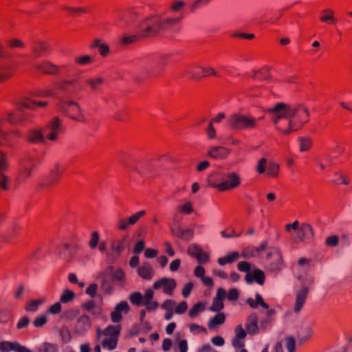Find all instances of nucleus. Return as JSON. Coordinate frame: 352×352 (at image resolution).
<instances>
[{
    "label": "nucleus",
    "mask_w": 352,
    "mask_h": 352,
    "mask_svg": "<svg viewBox=\"0 0 352 352\" xmlns=\"http://www.w3.org/2000/svg\"><path fill=\"white\" fill-rule=\"evenodd\" d=\"M309 294V289L307 287H303L296 294V303L294 307L295 312L298 313L302 308L307 295Z\"/></svg>",
    "instance_id": "22"
},
{
    "label": "nucleus",
    "mask_w": 352,
    "mask_h": 352,
    "mask_svg": "<svg viewBox=\"0 0 352 352\" xmlns=\"http://www.w3.org/2000/svg\"><path fill=\"white\" fill-rule=\"evenodd\" d=\"M61 120L58 117H54L46 126V129L51 130L47 139L51 141H56L59 133L62 131Z\"/></svg>",
    "instance_id": "16"
},
{
    "label": "nucleus",
    "mask_w": 352,
    "mask_h": 352,
    "mask_svg": "<svg viewBox=\"0 0 352 352\" xmlns=\"http://www.w3.org/2000/svg\"><path fill=\"white\" fill-rule=\"evenodd\" d=\"M143 39H145L144 36L142 34V32L138 28L137 34H124L121 38V43L124 45H131L138 43Z\"/></svg>",
    "instance_id": "23"
},
{
    "label": "nucleus",
    "mask_w": 352,
    "mask_h": 352,
    "mask_svg": "<svg viewBox=\"0 0 352 352\" xmlns=\"http://www.w3.org/2000/svg\"><path fill=\"white\" fill-rule=\"evenodd\" d=\"M120 330V324L109 325L104 330H101L100 328L97 329L96 336L98 339H100L102 336H108L102 341L101 344L103 348H107L109 350L116 348Z\"/></svg>",
    "instance_id": "5"
},
{
    "label": "nucleus",
    "mask_w": 352,
    "mask_h": 352,
    "mask_svg": "<svg viewBox=\"0 0 352 352\" xmlns=\"http://www.w3.org/2000/svg\"><path fill=\"white\" fill-rule=\"evenodd\" d=\"M201 73L203 75V78L217 76V72L215 69L212 67H201Z\"/></svg>",
    "instance_id": "51"
},
{
    "label": "nucleus",
    "mask_w": 352,
    "mask_h": 352,
    "mask_svg": "<svg viewBox=\"0 0 352 352\" xmlns=\"http://www.w3.org/2000/svg\"><path fill=\"white\" fill-rule=\"evenodd\" d=\"M16 108L21 109L22 107L28 109H34L35 100L30 99L28 98H23L19 100L15 103Z\"/></svg>",
    "instance_id": "31"
},
{
    "label": "nucleus",
    "mask_w": 352,
    "mask_h": 352,
    "mask_svg": "<svg viewBox=\"0 0 352 352\" xmlns=\"http://www.w3.org/2000/svg\"><path fill=\"white\" fill-rule=\"evenodd\" d=\"M253 274L254 280L259 285H263L265 280V273L262 270L256 269L253 271Z\"/></svg>",
    "instance_id": "45"
},
{
    "label": "nucleus",
    "mask_w": 352,
    "mask_h": 352,
    "mask_svg": "<svg viewBox=\"0 0 352 352\" xmlns=\"http://www.w3.org/2000/svg\"><path fill=\"white\" fill-rule=\"evenodd\" d=\"M247 303L252 308H256L258 305L261 306L264 309H268V307H269V305L264 302L262 296L258 294H256L255 300H254L251 298H248L247 300Z\"/></svg>",
    "instance_id": "29"
},
{
    "label": "nucleus",
    "mask_w": 352,
    "mask_h": 352,
    "mask_svg": "<svg viewBox=\"0 0 352 352\" xmlns=\"http://www.w3.org/2000/svg\"><path fill=\"white\" fill-rule=\"evenodd\" d=\"M113 278L118 281H123L125 279V274L124 271L118 268L113 273Z\"/></svg>",
    "instance_id": "64"
},
{
    "label": "nucleus",
    "mask_w": 352,
    "mask_h": 352,
    "mask_svg": "<svg viewBox=\"0 0 352 352\" xmlns=\"http://www.w3.org/2000/svg\"><path fill=\"white\" fill-rule=\"evenodd\" d=\"M99 234L97 231H94L91 234V239L89 242V245L91 249H95L99 242Z\"/></svg>",
    "instance_id": "47"
},
{
    "label": "nucleus",
    "mask_w": 352,
    "mask_h": 352,
    "mask_svg": "<svg viewBox=\"0 0 352 352\" xmlns=\"http://www.w3.org/2000/svg\"><path fill=\"white\" fill-rule=\"evenodd\" d=\"M17 345L19 344L16 342L13 343L8 341H2L0 342V351L2 352L16 351L17 352Z\"/></svg>",
    "instance_id": "36"
},
{
    "label": "nucleus",
    "mask_w": 352,
    "mask_h": 352,
    "mask_svg": "<svg viewBox=\"0 0 352 352\" xmlns=\"http://www.w3.org/2000/svg\"><path fill=\"white\" fill-rule=\"evenodd\" d=\"M120 312L128 313L130 311V307L126 301L122 300L118 303L116 307Z\"/></svg>",
    "instance_id": "57"
},
{
    "label": "nucleus",
    "mask_w": 352,
    "mask_h": 352,
    "mask_svg": "<svg viewBox=\"0 0 352 352\" xmlns=\"http://www.w3.org/2000/svg\"><path fill=\"white\" fill-rule=\"evenodd\" d=\"M179 21V18H163L160 15H152L142 20L138 28L144 38H148L164 33Z\"/></svg>",
    "instance_id": "2"
},
{
    "label": "nucleus",
    "mask_w": 352,
    "mask_h": 352,
    "mask_svg": "<svg viewBox=\"0 0 352 352\" xmlns=\"http://www.w3.org/2000/svg\"><path fill=\"white\" fill-rule=\"evenodd\" d=\"M47 322V317L44 315L39 316L36 317L33 320V324L36 328H40L43 327Z\"/></svg>",
    "instance_id": "50"
},
{
    "label": "nucleus",
    "mask_w": 352,
    "mask_h": 352,
    "mask_svg": "<svg viewBox=\"0 0 352 352\" xmlns=\"http://www.w3.org/2000/svg\"><path fill=\"white\" fill-rule=\"evenodd\" d=\"M227 298L229 300L235 301L239 298V291L236 288L230 289L227 294Z\"/></svg>",
    "instance_id": "60"
},
{
    "label": "nucleus",
    "mask_w": 352,
    "mask_h": 352,
    "mask_svg": "<svg viewBox=\"0 0 352 352\" xmlns=\"http://www.w3.org/2000/svg\"><path fill=\"white\" fill-rule=\"evenodd\" d=\"M188 74L190 77L194 80H200L203 78L201 73V67L200 66H192L188 68Z\"/></svg>",
    "instance_id": "35"
},
{
    "label": "nucleus",
    "mask_w": 352,
    "mask_h": 352,
    "mask_svg": "<svg viewBox=\"0 0 352 352\" xmlns=\"http://www.w3.org/2000/svg\"><path fill=\"white\" fill-rule=\"evenodd\" d=\"M5 120L11 126H25L28 123H32L34 115L28 111L16 108L14 111H10L6 113Z\"/></svg>",
    "instance_id": "6"
},
{
    "label": "nucleus",
    "mask_w": 352,
    "mask_h": 352,
    "mask_svg": "<svg viewBox=\"0 0 352 352\" xmlns=\"http://www.w3.org/2000/svg\"><path fill=\"white\" fill-rule=\"evenodd\" d=\"M265 263L270 271H279L283 264L280 253L276 250H271L267 254Z\"/></svg>",
    "instance_id": "12"
},
{
    "label": "nucleus",
    "mask_w": 352,
    "mask_h": 352,
    "mask_svg": "<svg viewBox=\"0 0 352 352\" xmlns=\"http://www.w3.org/2000/svg\"><path fill=\"white\" fill-rule=\"evenodd\" d=\"M262 118L257 119L251 115L234 113L228 118L227 124L231 129L235 131L254 129L258 126V120Z\"/></svg>",
    "instance_id": "4"
},
{
    "label": "nucleus",
    "mask_w": 352,
    "mask_h": 352,
    "mask_svg": "<svg viewBox=\"0 0 352 352\" xmlns=\"http://www.w3.org/2000/svg\"><path fill=\"white\" fill-rule=\"evenodd\" d=\"M111 249L112 252L120 254L124 249L123 242L120 240L113 241L111 244Z\"/></svg>",
    "instance_id": "44"
},
{
    "label": "nucleus",
    "mask_w": 352,
    "mask_h": 352,
    "mask_svg": "<svg viewBox=\"0 0 352 352\" xmlns=\"http://www.w3.org/2000/svg\"><path fill=\"white\" fill-rule=\"evenodd\" d=\"M242 183L240 175L236 172L225 175L223 179L219 184H214L212 187L219 192L230 191L238 188Z\"/></svg>",
    "instance_id": "7"
},
{
    "label": "nucleus",
    "mask_w": 352,
    "mask_h": 352,
    "mask_svg": "<svg viewBox=\"0 0 352 352\" xmlns=\"http://www.w3.org/2000/svg\"><path fill=\"white\" fill-rule=\"evenodd\" d=\"M170 232L173 236L184 241H189L194 236V230L192 229H182L179 225L175 228L172 227Z\"/></svg>",
    "instance_id": "20"
},
{
    "label": "nucleus",
    "mask_w": 352,
    "mask_h": 352,
    "mask_svg": "<svg viewBox=\"0 0 352 352\" xmlns=\"http://www.w3.org/2000/svg\"><path fill=\"white\" fill-rule=\"evenodd\" d=\"M339 243V237L337 235H333L326 239L325 244L329 247H336Z\"/></svg>",
    "instance_id": "54"
},
{
    "label": "nucleus",
    "mask_w": 352,
    "mask_h": 352,
    "mask_svg": "<svg viewBox=\"0 0 352 352\" xmlns=\"http://www.w3.org/2000/svg\"><path fill=\"white\" fill-rule=\"evenodd\" d=\"M202 251V248L197 244H192L188 248V253L194 258H199V254Z\"/></svg>",
    "instance_id": "43"
},
{
    "label": "nucleus",
    "mask_w": 352,
    "mask_h": 352,
    "mask_svg": "<svg viewBox=\"0 0 352 352\" xmlns=\"http://www.w3.org/2000/svg\"><path fill=\"white\" fill-rule=\"evenodd\" d=\"M311 146V141L309 138L300 139V151H307L310 149Z\"/></svg>",
    "instance_id": "58"
},
{
    "label": "nucleus",
    "mask_w": 352,
    "mask_h": 352,
    "mask_svg": "<svg viewBox=\"0 0 352 352\" xmlns=\"http://www.w3.org/2000/svg\"><path fill=\"white\" fill-rule=\"evenodd\" d=\"M145 214L146 211L142 210L130 216L127 219L129 225L135 224L141 217L145 215Z\"/></svg>",
    "instance_id": "46"
},
{
    "label": "nucleus",
    "mask_w": 352,
    "mask_h": 352,
    "mask_svg": "<svg viewBox=\"0 0 352 352\" xmlns=\"http://www.w3.org/2000/svg\"><path fill=\"white\" fill-rule=\"evenodd\" d=\"M91 47L93 49L98 48L100 54L103 57L107 56L110 52L109 46L106 43H102L99 38H96L93 41Z\"/></svg>",
    "instance_id": "25"
},
{
    "label": "nucleus",
    "mask_w": 352,
    "mask_h": 352,
    "mask_svg": "<svg viewBox=\"0 0 352 352\" xmlns=\"http://www.w3.org/2000/svg\"><path fill=\"white\" fill-rule=\"evenodd\" d=\"M266 111L274 114L272 121L276 129L283 135H289L302 129L310 120L309 110L303 104L292 105L278 102Z\"/></svg>",
    "instance_id": "1"
},
{
    "label": "nucleus",
    "mask_w": 352,
    "mask_h": 352,
    "mask_svg": "<svg viewBox=\"0 0 352 352\" xmlns=\"http://www.w3.org/2000/svg\"><path fill=\"white\" fill-rule=\"evenodd\" d=\"M177 283L175 279L168 278L166 277L159 279L153 285L154 289H160L162 288L164 293L170 296L173 295Z\"/></svg>",
    "instance_id": "15"
},
{
    "label": "nucleus",
    "mask_w": 352,
    "mask_h": 352,
    "mask_svg": "<svg viewBox=\"0 0 352 352\" xmlns=\"http://www.w3.org/2000/svg\"><path fill=\"white\" fill-rule=\"evenodd\" d=\"M63 10L70 15L78 16L82 14L87 13L89 12V9L87 7H69L66 6L63 8Z\"/></svg>",
    "instance_id": "32"
},
{
    "label": "nucleus",
    "mask_w": 352,
    "mask_h": 352,
    "mask_svg": "<svg viewBox=\"0 0 352 352\" xmlns=\"http://www.w3.org/2000/svg\"><path fill=\"white\" fill-rule=\"evenodd\" d=\"M143 305L146 306L148 311H153L157 309L159 304L156 301H144Z\"/></svg>",
    "instance_id": "59"
},
{
    "label": "nucleus",
    "mask_w": 352,
    "mask_h": 352,
    "mask_svg": "<svg viewBox=\"0 0 352 352\" xmlns=\"http://www.w3.org/2000/svg\"><path fill=\"white\" fill-rule=\"evenodd\" d=\"M247 333L243 329L241 325H238L235 329L234 337L240 339H244L246 337Z\"/></svg>",
    "instance_id": "63"
},
{
    "label": "nucleus",
    "mask_w": 352,
    "mask_h": 352,
    "mask_svg": "<svg viewBox=\"0 0 352 352\" xmlns=\"http://www.w3.org/2000/svg\"><path fill=\"white\" fill-rule=\"evenodd\" d=\"M23 136V133L19 129L3 132L0 136V143L12 147Z\"/></svg>",
    "instance_id": "14"
},
{
    "label": "nucleus",
    "mask_w": 352,
    "mask_h": 352,
    "mask_svg": "<svg viewBox=\"0 0 352 352\" xmlns=\"http://www.w3.org/2000/svg\"><path fill=\"white\" fill-rule=\"evenodd\" d=\"M226 315L224 313H218L214 317H213L208 324L210 329H214L216 326L221 325L225 322Z\"/></svg>",
    "instance_id": "28"
},
{
    "label": "nucleus",
    "mask_w": 352,
    "mask_h": 352,
    "mask_svg": "<svg viewBox=\"0 0 352 352\" xmlns=\"http://www.w3.org/2000/svg\"><path fill=\"white\" fill-rule=\"evenodd\" d=\"M300 230L302 232L303 235H313L314 234L313 228L309 223H302L300 226Z\"/></svg>",
    "instance_id": "62"
},
{
    "label": "nucleus",
    "mask_w": 352,
    "mask_h": 352,
    "mask_svg": "<svg viewBox=\"0 0 352 352\" xmlns=\"http://www.w3.org/2000/svg\"><path fill=\"white\" fill-rule=\"evenodd\" d=\"M94 57L89 55H84L75 58V63L80 65L91 64L94 61Z\"/></svg>",
    "instance_id": "42"
},
{
    "label": "nucleus",
    "mask_w": 352,
    "mask_h": 352,
    "mask_svg": "<svg viewBox=\"0 0 352 352\" xmlns=\"http://www.w3.org/2000/svg\"><path fill=\"white\" fill-rule=\"evenodd\" d=\"M8 164L5 153L0 151V188L3 190L10 189V179L4 174L7 170Z\"/></svg>",
    "instance_id": "13"
},
{
    "label": "nucleus",
    "mask_w": 352,
    "mask_h": 352,
    "mask_svg": "<svg viewBox=\"0 0 352 352\" xmlns=\"http://www.w3.org/2000/svg\"><path fill=\"white\" fill-rule=\"evenodd\" d=\"M62 310L61 302H57L50 306L47 310V312L52 314H58L60 313Z\"/></svg>",
    "instance_id": "55"
},
{
    "label": "nucleus",
    "mask_w": 352,
    "mask_h": 352,
    "mask_svg": "<svg viewBox=\"0 0 352 352\" xmlns=\"http://www.w3.org/2000/svg\"><path fill=\"white\" fill-rule=\"evenodd\" d=\"M64 171L63 165L60 162H55L52 166L48 175L42 182L41 186L48 187L56 184L60 181Z\"/></svg>",
    "instance_id": "8"
},
{
    "label": "nucleus",
    "mask_w": 352,
    "mask_h": 352,
    "mask_svg": "<svg viewBox=\"0 0 352 352\" xmlns=\"http://www.w3.org/2000/svg\"><path fill=\"white\" fill-rule=\"evenodd\" d=\"M98 285L96 283L90 284L86 289V294L94 298L96 296Z\"/></svg>",
    "instance_id": "61"
},
{
    "label": "nucleus",
    "mask_w": 352,
    "mask_h": 352,
    "mask_svg": "<svg viewBox=\"0 0 352 352\" xmlns=\"http://www.w3.org/2000/svg\"><path fill=\"white\" fill-rule=\"evenodd\" d=\"M205 309V305L202 302H197L193 305V307L190 309L188 312V315L190 318L196 317L199 311H204Z\"/></svg>",
    "instance_id": "41"
},
{
    "label": "nucleus",
    "mask_w": 352,
    "mask_h": 352,
    "mask_svg": "<svg viewBox=\"0 0 352 352\" xmlns=\"http://www.w3.org/2000/svg\"><path fill=\"white\" fill-rule=\"evenodd\" d=\"M26 142L30 144H38L45 142V137L42 129L30 130L26 137Z\"/></svg>",
    "instance_id": "21"
},
{
    "label": "nucleus",
    "mask_w": 352,
    "mask_h": 352,
    "mask_svg": "<svg viewBox=\"0 0 352 352\" xmlns=\"http://www.w3.org/2000/svg\"><path fill=\"white\" fill-rule=\"evenodd\" d=\"M42 303V301L38 299L32 300L28 302L25 306V309L28 312H34L36 311L38 309L39 305Z\"/></svg>",
    "instance_id": "40"
},
{
    "label": "nucleus",
    "mask_w": 352,
    "mask_h": 352,
    "mask_svg": "<svg viewBox=\"0 0 352 352\" xmlns=\"http://www.w3.org/2000/svg\"><path fill=\"white\" fill-rule=\"evenodd\" d=\"M35 68L45 74L56 75L60 72V67L50 61H43L36 65Z\"/></svg>",
    "instance_id": "18"
},
{
    "label": "nucleus",
    "mask_w": 352,
    "mask_h": 352,
    "mask_svg": "<svg viewBox=\"0 0 352 352\" xmlns=\"http://www.w3.org/2000/svg\"><path fill=\"white\" fill-rule=\"evenodd\" d=\"M75 298V294L69 289H65L60 296V301L62 303H68L72 302Z\"/></svg>",
    "instance_id": "37"
},
{
    "label": "nucleus",
    "mask_w": 352,
    "mask_h": 352,
    "mask_svg": "<svg viewBox=\"0 0 352 352\" xmlns=\"http://www.w3.org/2000/svg\"><path fill=\"white\" fill-rule=\"evenodd\" d=\"M286 347L288 352H295L296 351V340L293 336L286 338Z\"/></svg>",
    "instance_id": "49"
},
{
    "label": "nucleus",
    "mask_w": 352,
    "mask_h": 352,
    "mask_svg": "<svg viewBox=\"0 0 352 352\" xmlns=\"http://www.w3.org/2000/svg\"><path fill=\"white\" fill-rule=\"evenodd\" d=\"M239 257V254L237 252H230L226 256L219 258L218 263L221 265H224L228 263H232L236 261Z\"/></svg>",
    "instance_id": "30"
},
{
    "label": "nucleus",
    "mask_w": 352,
    "mask_h": 352,
    "mask_svg": "<svg viewBox=\"0 0 352 352\" xmlns=\"http://www.w3.org/2000/svg\"><path fill=\"white\" fill-rule=\"evenodd\" d=\"M111 320L114 323L120 322L122 320V312L115 307L111 313Z\"/></svg>",
    "instance_id": "52"
},
{
    "label": "nucleus",
    "mask_w": 352,
    "mask_h": 352,
    "mask_svg": "<svg viewBox=\"0 0 352 352\" xmlns=\"http://www.w3.org/2000/svg\"><path fill=\"white\" fill-rule=\"evenodd\" d=\"M138 274L142 278L146 280H150L152 278L153 275V271L151 265L149 263L145 262L139 268H138Z\"/></svg>",
    "instance_id": "24"
},
{
    "label": "nucleus",
    "mask_w": 352,
    "mask_h": 352,
    "mask_svg": "<svg viewBox=\"0 0 352 352\" xmlns=\"http://www.w3.org/2000/svg\"><path fill=\"white\" fill-rule=\"evenodd\" d=\"M224 305L222 300L214 298L210 309L212 311L219 312L223 309Z\"/></svg>",
    "instance_id": "48"
},
{
    "label": "nucleus",
    "mask_w": 352,
    "mask_h": 352,
    "mask_svg": "<svg viewBox=\"0 0 352 352\" xmlns=\"http://www.w3.org/2000/svg\"><path fill=\"white\" fill-rule=\"evenodd\" d=\"M102 82L103 79L101 78H98L96 79H88L86 81V83L89 85L94 90L96 89L100 85Z\"/></svg>",
    "instance_id": "53"
},
{
    "label": "nucleus",
    "mask_w": 352,
    "mask_h": 352,
    "mask_svg": "<svg viewBox=\"0 0 352 352\" xmlns=\"http://www.w3.org/2000/svg\"><path fill=\"white\" fill-rule=\"evenodd\" d=\"M131 302L135 306L143 305L144 298L140 292H134L129 297Z\"/></svg>",
    "instance_id": "39"
},
{
    "label": "nucleus",
    "mask_w": 352,
    "mask_h": 352,
    "mask_svg": "<svg viewBox=\"0 0 352 352\" xmlns=\"http://www.w3.org/2000/svg\"><path fill=\"white\" fill-rule=\"evenodd\" d=\"M63 111L69 118L80 122H86L85 116L82 113L79 105L74 102L67 101L63 106Z\"/></svg>",
    "instance_id": "10"
},
{
    "label": "nucleus",
    "mask_w": 352,
    "mask_h": 352,
    "mask_svg": "<svg viewBox=\"0 0 352 352\" xmlns=\"http://www.w3.org/2000/svg\"><path fill=\"white\" fill-rule=\"evenodd\" d=\"M121 163L128 169L142 177H150L155 175L156 168L150 160L125 154Z\"/></svg>",
    "instance_id": "3"
},
{
    "label": "nucleus",
    "mask_w": 352,
    "mask_h": 352,
    "mask_svg": "<svg viewBox=\"0 0 352 352\" xmlns=\"http://www.w3.org/2000/svg\"><path fill=\"white\" fill-rule=\"evenodd\" d=\"M320 20L322 22L331 25H334L337 23V19L334 17V12L331 9L324 10L320 16Z\"/></svg>",
    "instance_id": "26"
},
{
    "label": "nucleus",
    "mask_w": 352,
    "mask_h": 352,
    "mask_svg": "<svg viewBox=\"0 0 352 352\" xmlns=\"http://www.w3.org/2000/svg\"><path fill=\"white\" fill-rule=\"evenodd\" d=\"M34 166V162L32 159L28 158L23 161L21 163V168L20 170L18 179L20 181H23L28 179L31 175Z\"/></svg>",
    "instance_id": "19"
},
{
    "label": "nucleus",
    "mask_w": 352,
    "mask_h": 352,
    "mask_svg": "<svg viewBox=\"0 0 352 352\" xmlns=\"http://www.w3.org/2000/svg\"><path fill=\"white\" fill-rule=\"evenodd\" d=\"M25 46L23 41L19 38H12L7 41V47L9 49H23Z\"/></svg>",
    "instance_id": "38"
},
{
    "label": "nucleus",
    "mask_w": 352,
    "mask_h": 352,
    "mask_svg": "<svg viewBox=\"0 0 352 352\" xmlns=\"http://www.w3.org/2000/svg\"><path fill=\"white\" fill-rule=\"evenodd\" d=\"M82 308L93 315H98L101 313L102 310L100 308H96L95 302L92 300H87L82 305Z\"/></svg>",
    "instance_id": "33"
},
{
    "label": "nucleus",
    "mask_w": 352,
    "mask_h": 352,
    "mask_svg": "<svg viewBox=\"0 0 352 352\" xmlns=\"http://www.w3.org/2000/svg\"><path fill=\"white\" fill-rule=\"evenodd\" d=\"M279 169V165L275 162H271L267 166L265 158L260 159L256 166V171L258 174H263L266 171V175L273 178L278 177Z\"/></svg>",
    "instance_id": "11"
},
{
    "label": "nucleus",
    "mask_w": 352,
    "mask_h": 352,
    "mask_svg": "<svg viewBox=\"0 0 352 352\" xmlns=\"http://www.w3.org/2000/svg\"><path fill=\"white\" fill-rule=\"evenodd\" d=\"M52 52L50 43L45 40H35L31 46V56L34 59H38L50 54Z\"/></svg>",
    "instance_id": "9"
},
{
    "label": "nucleus",
    "mask_w": 352,
    "mask_h": 352,
    "mask_svg": "<svg viewBox=\"0 0 352 352\" xmlns=\"http://www.w3.org/2000/svg\"><path fill=\"white\" fill-rule=\"evenodd\" d=\"M246 329L250 333L252 334L258 331L257 316L256 314H252L248 317Z\"/></svg>",
    "instance_id": "27"
},
{
    "label": "nucleus",
    "mask_w": 352,
    "mask_h": 352,
    "mask_svg": "<svg viewBox=\"0 0 352 352\" xmlns=\"http://www.w3.org/2000/svg\"><path fill=\"white\" fill-rule=\"evenodd\" d=\"M298 338L300 344L305 342L311 336V329L309 327L301 328L298 331Z\"/></svg>",
    "instance_id": "34"
},
{
    "label": "nucleus",
    "mask_w": 352,
    "mask_h": 352,
    "mask_svg": "<svg viewBox=\"0 0 352 352\" xmlns=\"http://www.w3.org/2000/svg\"><path fill=\"white\" fill-rule=\"evenodd\" d=\"M193 210L192 204L186 202L179 206V212L182 214H190Z\"/></svg>",
    "instance_id": "56"
},
{
    "label": "nucleus",
    "mask_w": 352,
    "mask_h": 352,
    "mask_svg": "<svg viewBox=\"0 0 352 352\" xmlns=\"http://www.w3.org/2000/svg\"><path fill=\"white\" fill-rule=\"evenodd\" d=\"M231 153V150L228 148L218 146L210 147L207 152V155L215 160H224Z\"/></svg>",
    "instance_id": "17"
}]
</instances>
